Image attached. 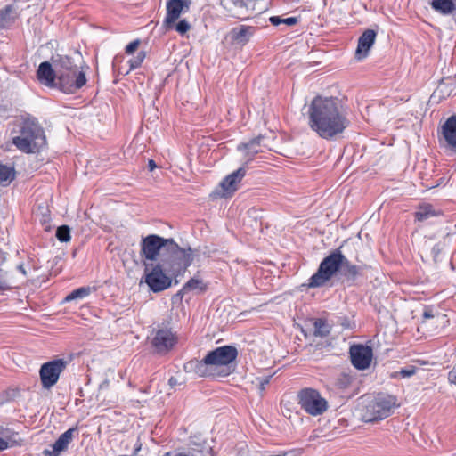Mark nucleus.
Here are the masks:
<instances>
[{"mask_svg":"<svg viewBox=\"0 0 456 456\" xmlns=\"http://www.w3.org/2000/svg\"><path fill=\"white\" fill-rule=\"evenodd\" d=\"M416 367L414 366H409L407 368H403L402 369L398 374L402 377V378H409V377H411L413 376L415 373H416Z\"/></svg>","mask_w":456,"mask_h":456,"instance_id":"38","label":"nucleus"},{"mask_svg":"<svg viewBox=\"0 0 456 456\" xmlns=\"http://www.w3.org/2000/svg\"><path fill=\"white\" fill-rule=\"evenodd\" d=\"M270 378L267 377L260 381L259 390L263 392L265 389V386L269 383Z\"/></svg>","mask_w":456,"mask_h":456,"instance_id":"40","label":"nucleus"},{"mask_svg":"<svg viewBox=\"0 0 456 456\" xmlns=\"http://www.w3.org/2000/svg\"><path fill=\"white\" fill-rule=\"evenodd\" d=\"M269 20L271 24L273 26L284 24L286 26L290 27L297 23V19L296 17L281 18L279 16H272L270 17Z\"/></svg>","mask_w":456,"mask_h":456,"instance_id":"32","label":"nucleus"},{"mask_svg":"<svg viewBox=\"0 0 456 456\" xmlns=\"http://www.w3.org/2000/svg\"><path fill=\"white\" fill-rule=\"evenodd\" d=\"M91 292L92 289L90 287H80L77 289H74L69 295H67L64 301L70 302L73 300L83 299L89 296Z\"/></svg>","mask_w":456,"mask_h":456,"instance_id":"28","label":"nucleus"},{"mask_svg":"<svg viewBox=\"0 0 456 456\" xmlns=\"http://www.w3.org/2000/svg\"><path fill=\"white\" fill-rule=\"evenodd\" d=\"M308 126L324 140H333L350 126L348 112L342 101L333 96H315L307 110Z\"/></svg>","mask_w":456,"mask_h":456,"instance_id":"1","label":"nucleus"},{"mask_svg":"<svg viewBox=\"0 0 456 456\" xmlns=\"http://www.w3.org/2000/svg\"><path fill=\"white\" fill-rule=\"evenodd\" d=\"M86 71L76 69L69 73H59L58 89L65 94H74L86 84Z\"/></svg>","mask_w":456,"mask_h":456,"instance_id":"10","label":"nucleus"},{"mask_svg":"<svg viewBox=\"0 0 456 456\" xmlns=\"http://www.w3.org/2000/svg\"><path fill=\"white\" fill-rule=\"evenodd\" d=\"M175 343L176 337L169 329L159 330L151 340L152 346L159 354L167 353Z\"/></svg>","mask_w":456,"mask_h":456,"instance_id":"13","label":"nucleus"},{"mask_svg":"<svg viewBox=\"0 0 456 456\" xmlns=\"http://www.w3.org/2000/svg\"><path fill=\"white\" fill-rule=\"evenodd\" d=\"M298 404L306 413L319 416L328 409V402L314 388H303L297 394Z\"/></svg>","mask_w":456,"mask_h":456,"instance_id":"8","label":"nucleus"},{"mask_svg":"<svg viewBox=\"0 0 456 456\" xmlns=\"http://www.w3.org/2000/svg\"><path fill=\"white\" fill-rule=\"evenodd\" d=\"M8 448V443L0 437V452Z\"/></svg>","mask_w":456,"mask_h":456,"instance_id":"41","label":"nucleus"},{"mask_svg":"<svg viewBox=\"0 0 456 456\" xmlns=\"http://www.w3.org/2000/svg\"><path fill=\"white\" fill-rule=\"evenodd\" d=\"M75 434H78L77 427L70 428L62 433L52 445V456H58L61 452L66 451Z\"/></svg>","mask_w":456,"mask_h":456,"instance_id":"20","label":"nucleus"},{"mask_svg":"<svg viewBox=\"0 0 456 456\" xmlns=\"http://www.w3.org/2000/svg\"><path fill=\"white\" fill-rule=\"evenodd\" d=\"M56 238L61 242L69 241L70 240V230L69 228V226L62 225V226L58 227V229L56 231Z\"/></svg>","mask_w":456,"mask_h":456,"instance_id":"34","label":"nucleus"},{"mask_svg":"<svg viewBox=\"0 0 456 456\" xmlns=\"http://www.w3.org/2000/svg\"><path fill=\"white\" fill-rule=\"evenodd\" d=\"M170 273H167L164 263L159 261L154 266L145 270L144 281L152 292H160L168 289L172 284Z\"/></svg>","mask_w":456,"mask_h":456,"instance_id":"9","label":"nucleus"},{"mask_svg":"<svg viewBox=\"0 0 456 456\" xmlns=\"http://www.w3.org/2000/svg\"><path fill=\"white\" fill-rule=\"evenodd\" d=\"M264 139L263 136H257L247 143L240 144L238 146V150L244 151L246 160V165L248 164L251 160H253L254 157L262 150L260 149L261 142Z\"/></svg>","mask_w":456,"mask_h":456,"instance_id":"22","label":"nucleus"},{"mask_svg":"<svg viewBox=\"0 0 456 456\" xmlns=\"http://www.w3.org/2000/svg\"><path fill=\"white\" fill-rule=\"evenodd\" d=\"M161 456H195L190 452H167Z\"/></svg>","mask_w":456,"mask_h":456,"instance_id":"39","label":"nucleus"},{"mask_svg":"<svg viewBox=\"0 0 456 456\" xmlns=\"http://www.w3.org/2000/svg\"><path fill=\"white\" fill-rule=\"evenodd\" d=\"M12 289V285L9 282L6 273L0 269V294Z\"/></svg>","mask_w":456,"mask_h":456,"instance_id":"35","label":"nucleus"},{"mask_svg":"<svg viewBox=\"0 0 456 456\" xmlns=\"http://www.w3.org/2000/svg\"><path fill=\"white\" fill-rule=\"evenodd\" d=\"M1 20H10V19H9V18H7V17H1Z\"/></svg>","mask_w":456,"mask_h":456,"instance_id":"46","label":"nucleus"},{"mask_svg":"<svg viewBox=\"0 0 456 456\" xmlns=\"http://www.w3.org/2000/svg\"><path fill=\"white\" fill-rule=\"evenodd\" d=\"M256 27L240 25L230 31L231 40L237 45H245L256 33Z\"/></svg>","mask_w":456,"mask_h":456,"instance_id":"19","label":"nucleus"},{"mask_svg":"<svg viewBox=\"0 0 456 456\" xmlns=\"http://www.w3.org/2000/svg\"><path fill=\"white\" fill-rule=\"evenodd\" d=\"M59 64L61 67V70H58L59 73H69L71 71H74L77 69V66L73 62L70 57L68 56H62L59 60Z\"/></svg>","mask_w":456,"mask_h":456,"instance_id":"30","label":"nucleus"},{"mask_svg":"<svg viewBox=\"0 0 456 456\" xmlns=\"http://www.w3.org/2000/svg\"><path fill=\"white\" fill-rule=\"evenodd\" d=\"M184 368L186 371H192L199 377L216 376V373L210 367V363L206 362V356L200 361L193 360L188 362Z\"/></svg>","mask_w":456,"mask_h":456,"instance_id":"21","label":"nucleus"},{"mask_svg":"<svg viewBox=\"0 0 456 456\" xmlns=\"http://www.w3.org/2000/svg\"><path fill=\"white\" fill-rule=\"evenodd\" d=\"M168 385H169L171 387H175L176 385H178L177 379H176V378H175V377H171V378L168 379Z\"/></svg>","mask_w":456,"mask_h":456,"instance_id":"42","label":"nucleus"},{"mask_svg":"<svg viewBox=\"0 0 456 456\" xmlns=\"http://www.w3.org/2000/svg\"><path fill=\"white\" fill-rule=\"evenodd\" d=\"M443 215V212L440 209L435 208L430 204H423L419 207L418 210L415 212V218L423 222L431 217L440 216Z\"/></svg>","mask_w":456,"mask_h":456,"instance_id":"24","label":"nucleus"},{"mask_svg":"<svg viewBox=\"0 0 456 456\" xmlns=\"http://www.w3.org/2000/svg\"><path fill=\"white\" fill-rule=\"evenodd\" d=\"M341 267L344 269L345 276L348 278L355 279L360 273L359 266L352 265L346 257Z\"/></svg>","mask_w":456,"mask_h":456,"instance_id":"31","label":"nucleus"},{"mask_svg":"<svg viewBox=\"0 0 456 456\" xmlns=\"http://www.w3.org/2000/svg\"><path fill=\"white\" fill-rule=\"evenodd\" d=\"M65 367L66 362L63 359H56L44 363L39 370L43 387L49 389L53 387Z\"/></svg>","mask_w":456,"mask_h":456,"instance_id":"11","label":"nucleus"},{"mask_svg":"<svg viewBox=\"0 0 456 456\" xmlns=\"http://www.w3.org/2000/svg\"><path fill=\"white\" fill-rule=\"evenodd\" d=\"M145 57L146 53L144 51L138 52L137 54L134 56L132 59H130L128 61L130 69L133 70L139 68L143 62Z\"/></svg>","mask_w":456,"mask_h":456,"instance_id":"33","label":"nucleus"},{"mask_svg":"<svg viewBox=\"0 0 456 456\" xmlns=\"http://www.w3.org/2000/svg\"><path fill=\"white\" fill-rule=\"evenodd\" d=\"M237 10L239 19H246L252 14L255 10L256 0H229Z\"/></svg>","mask_w":456,"mask_h":456,"instance_id":"23","label":"nucleus"},{"mask_svg":"<svg viewBox=\"0 0 456 456\" xmlns=\"http://www.w3.org/2000/svg\"><path fill=\"white\" fill-rule=\"evenodd\" d=\"M430 5L433 10L443 15L451 14L456 8L453 0H432Z\"/></svg>","mask_w":456,"mask_h":456,"instance_id":"26","label":"nucleus"},{"mask_svg":"<svg viewBox=\"0 0 456 456\" xmlns=\"http://www.w3.org/2000/svg\"><path fill=\"white\" fill-rule=\"evenodd\" d=\"M351 362L357 370H365L370 367L373 352L372 348L365 345H354L349 350Z\"/></svg>","mask_w":456,"mask_h":456,"instance_id":"12","label":"nucleus"},{"mask_svg":"<svg viewBox=\"0 0 456 456\" xmlns=\"http://www.w3.org/2000/svg\"><path fill=\"white\" fill-rule=\"evenodd\" d=\"M148 167H149V169L151 171H152V170H154L156 168L157 165H156L154 160L150 159L149 162H148Z\"/></svg>","mask_w":456,"mask_h":456,"instance_id":"43","label":"nucleus"},{"mask_svg":"<svg viewBox=\"0 0 456 456\" xmlns=\"http://www.w3.org/2000/svg\"><path fill=\"white\" fill-rule=\"evenodd\" d=\"M433 316H434V315L432 314V313H431V312H428V311H426V312H424V314H423V317H424V318H432Z\"/></svg>","mask_w":456,"mask_h":456,"instance_id":"45","label":"nucleus"},{"mask_svg":"<svg viewBox=\"0 0 456 456\" xmlns=\"http://www.w3.org/2000/svg\"><path fill=\"white\" fill-rule=\"evenodd\" d=\"M191 0H169L167 3V16L165 18V24L170 27L174 24L180 15L189 9Z\"/></svg>","mask_w":456,"mask_h":456,"instance_id":"14","label":"nucleus"},{"mask_svg":"<svg viewBox=\"0 0 456 456\" xmlns=\"http://www.w3.org/2000/svg\"><path fill=\"white\" fill-rule=\"evenodd\" d=\"M237 355L238 351L235 346H223L208 353L206 362L210 363V367L217 377H227L234 370L232 362Z\"/></svg>","mask_w":456,"mask_h":456,"instance_id":"4","label":"nucleus"},{"mask_svg":"<svg viewBox=\"0 0 456 456\" xmlns=\"http://www.w3.org/2000/svg\"><path fill=\"white\" fill-rule=\"evenodd\" d=\"M159 261L164 263V266L168 273L176 275L184 272L193 262V250L191 248H182L172 239L169 241V248L166 253L161 254Z\"/></svg>","mask_w":456,"mask_h":456,"instance_id":"3","label":"nucleus"},{"mask_svg":"<svg viewBox=\"0 0 456 456\" xmlns=\"http://www.w3.org/2000/svg\"><path fill=\"white\" fill-rule=\"evenodd\" d=\"M348 379H349V378L346 375H344L343 378L339 379V382L343 386H346V383H347Z\"/></svg>","mask_w":456,"mask_h":456,"instance_id":"44","label":"nucleus"},{"mask_svg":"<svg viewBox=\"0 0 456 456\" xmlns=\"http://www.w3.org/2000/svg\"><path fill=\"white\" fill-rule=\"evenodd\" d=\"M330 333V327L323 319H316L314 323V335L325 338Z\"/></svg>","mask_w":456,"mask_h":456,"instance_id":"27","label":"nucleus"},{"mask_svg":"<svg viewBox=\"0 0 456 456\" xmlns=\"http://www.w3.org/2000/svg\"><path fill=\"white\" fill-rule=\"evenodd\" d=\"M190 28L191 25L185 20L178 21V23L175 25V30L181 35L185 34L190 29Z\"/></svg>","mask_w":456,"mask_h":456,"instance_id":"36","label":"nucleus"},{"mask_svg":"<svg viewBox=\"0 0 456 456\" xmlns=\"http://www.w3.org/2000/svg\"><path fill=\"white\" fill-rule=\"evenodd\" d=\"M441 130L446 149L456 155V114L446 119Z\"/></svg>","mask_w":456,"mask_h":456,"instance_id":"15","label":"nucleus"},{"mask_svg":"<svg viewBox=\"0 0 456 456\" xmlns=\"http://www.w3.org/2000/svg\"><path fill=\"white\" fill-rule=\"evenodd\" d=\"M377 33L373 29L365 30L358 39V45L355 51V57L358 60L368 56L369 51L375 43Z\"/></svg>","mask_w":456,"mask_h":456,"instance_id":"18","label":"nucleus"},{"mask_svg":"<svg viewBox=\"0 0 456 456\" xmlns=\"http://www.w3.org/2000/svg\"><path fill=\"white\" fill-rule=\"evenodd\" d=\"M140 44H141L140 39H135V40L130 42L126 46V50H125L126 53L128 55L133 54L134 53V51L138 48Z\"/></svg>","mask_w":456,"mask_h":456,"instance_id":"37","label":"nucleus"},{"mask_svg":"<svg viewBox=\"0 0 456 456\" xmlns=\"http://www.w3.org/2000/svg\"><path fill=\"white\" fill-rule=\"evenodd\" d=\"M58 71L56 72L50 62L44 61L39 64L37 70V77L38 81L48 87H56L57 86Z\"/></svg>","mask_w":456,"mask_h":456,"instance_id":"16","label":"nucleus"},{"mask_svg":"<svg viewBox=\"0 0 456 456\" xmlns=\"http://www.w3.org/2000/svg\"><path fill=\"white\" fill-rule=\"evenodd\" d=\"M15 177L14 168L0 164V183H11Z\"/></svg>","mask_w":456,"mask_h":456,"instance_id":"29","label":"nucleus"},{"mask_svg":"<svg viewBox=\"0 0 456 456\" xmlns=\"http://www.w3.org/2000/svg\"><path fill=\"white\" fill-rule=\"evenodd\" d=\"M207 289V285L203 282L202 280L198 278L190 279L183 288L178 291L177 295L182 297L191 291L194 292H204Z\"/></svg>","mask_w":456,"mask_h":456,"instance_id":"25","label":"nucleus"},{"mask_svg":"<svg viewBox=\"0 0 456 456\" xmlns=\"http://www.w3.org/2000/svg\"><path fill=\"white\" fill-rule=\"evenodd\" d=\"M245 175L246 169L244 167H241L225 176L220 183V186L224 191L223 196L226 197L228 195H232L235 191H237L238 184L240 183Z\"/></svg>","mask_w":456,"mask_h":456,"instance_id":"17","label":"nucleus"},{"mask_svg":"<svg viewBox=\"0 0 456 456\" xmlns=\"http://www.w3.org/2000/svg\"><path fill=\"white\" fill-rule=\"evenodd\" d=\"M18 134L12 137V143L21 152L37 153L46 146L45 131L34 118H22L18 125Z\"/></svg>","mask_w":456,"mask_h":456,"instance_id":"2","label":"nucleus"},{"mask_svg":"<svg viewBox=\"0 0 456 456\" xmlns=\"http://www.w3.org/2000/svg\"><path fill=\"white\" fill-rule=\"evenodd\" d=\"M172 239H165L156 234H151L142 239L141 241V257L146 271L152 265V262L156 261L158 256L162 253H166L169 248V241Z\"/></svg>","mask_w":456,"mask_h":456,"instance_id":"6","label":"nucleus"},{"mask_svg":"<svg viewBox=\"0 0 456 456\" xmlns=\"http://www.w3.org/2000/svg\"><path fill=\"white\" fill-rule=\"evenodd\" d=\"M395 398L387 395H378L368 403L362 419L365 422L382 420L391 415Z\"/></svg>","mask_w":456,"mask_h":456,"instance_id":"7","label":"nucleus"},{"mask_svg":"<svg viewBox=\"0 0 456 456\" xmlns=\"http://www.w3.org/2000/svg\"><path fill=\"white\" fill-rule=\"evenodd\" d=\"M345 261V256L340 249L334 250L320 264L319 268L308 280L309 288L323 286L338 271Z\"/></svg>","mask_w":456,"mask_h":456,"instance_id":"5","label":"nucleus"}]
</instances>
